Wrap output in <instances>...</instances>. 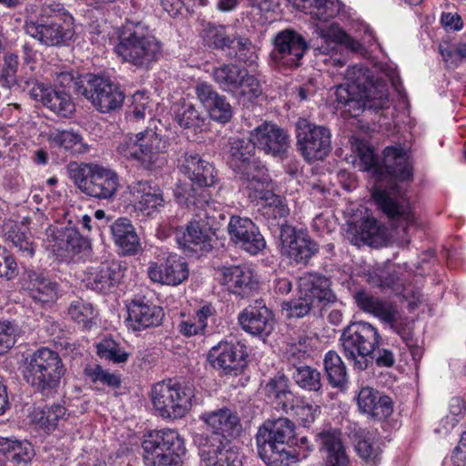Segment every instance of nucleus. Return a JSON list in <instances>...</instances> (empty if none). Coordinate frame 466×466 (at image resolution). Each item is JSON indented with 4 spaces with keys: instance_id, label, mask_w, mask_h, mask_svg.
I'll return each mask as SVG.
<instances>
[{
    "instance_id": "nucleus-16",
    "label": "nucleus",
    "mask_w": 466,
    "mask_h": 466,
    "mask_svg": "<svg viewBox=\"0 0 466 466\" xmlns=\"http://www.w3.org/2000/svg\"><path fill=\"white\" fill-rule=\"evenodd\" d=\"M280 253L296 264L308 265L319 252V245L306 232L294 227L284 228L279 235Z\"/></svg>"
},
{
    "instance_id": "nucleus-26",
    "label": "nucleus",
    "mask_w": 466,
    "mask_h": 466,
    "mask_svg": "<svg viewBox=\"0 0 466 466\" xmlns=\"http://www.w3.org/2000/svg\"><path fill=\"white\" fill-rule=\"evenodd\" d=\"M315 441L326 466H350L339 430H323L315 435Z\"/></svg>"
},
{
    "instance_id": "nucleus-60",
    "label": "nucleus",
    "mask_w": 466,
    "mask_h": 466,
    "mask_svg": "<svg viewBox=\"0 0 466 466\" xmlns=\"http://www.w3.org/2000/svg\"><path fill=\"white\" fill-rule=\"evenodd\" d=\"M84 374L93 383H101L112 389H118L121 385V379L118 374L109 372L98 364L86 367Z\"/></svg>"
},
{
    "instance_id": "nucleus-43",
    "label": "nucleus",
    "mask_w": 466,
    "mask_h": 466,
    "mask_svg": "<svg viewBox=\"0 0 466 466\" xmlns=\"http://www.w3.org/2000/svg\"><path fill=\"white\" fill-rule=\"evenodd\" d=\"M5 240L12 244L22 256L32 258L35 254L33 238L28 228L15 221H7L3 225Z\"/></svg>"
},
{
    "instance_id": "nucleus-11",
    "label": "nucleus",
    "mask_w": 466,
    "mask_h": 466,
    "mask_svg": "<svg viewBox=\"0 0 466 466\" xmlns=\"http://www.w3.org/2000/svg\"><path fill=\"white\" fill-rule=\"evenodd\" d=\"M193 390L177 379L164 380L151 389L155 411L165 420L184 418L192 407Z\"/></svg>"
},
{
    "instance_id": "nucleus-54",
    "label": "nucleus",
    "mask_w": 466,
    "mask_h": 466,
    "mask_svg": "<svg viewBox=\"0 0 466 466\" xmlns=\"http://www.w3.org/2000/svg\"><path fill=\"white\" fill-rule=\"evenodd\" d=\"M323 364L327 379L332 387L339 388L347 383V368L336 351L329 350L325 354Z\"/></svg>"
},
{
    "instance_id": "nucleus-2",
    "label": "nucleus",
    "mask_w": 466,
    "mask_h": 466,
    "mask_svg": "<svg viewBox=\"0 0 466 466\" xmlns=\"http://www.w3.org/2000/svg\"><path fill=\"white\" fill-rule=\"evenodd\" d=\"M347 83L336 87V108L347 117H358L365 110L379 113L389 108L387 84L370 76L362 66H349L345 73Z\"/></svg>"
},
{
    "instance_id": "nucleus-10",
    "label": "nucleus",
    "mask_w": 466,
    "mask_h": 466,
    "mask_svg": "<svg viewBox=\"0 0 466 466\" xmlns=\"http://www.w3.org/2000/svg\"><path fill=\"white\" fill-rule=\"evenodd\" d=\"M67 169L77 188L89 197L110 200L120 187L119 176L112 169L76 162L70 163Z\"/></svg>"
},
{
    "instance_id": "nucleus-56",
    "label": "nucleus",
    "mask_w": 466,
    "mask_h": 466,
    "mask_svg": "<svg viewBox=\"0 0 466 466\" xmlns=\"http://www.w3.org/2000/svg\"><path fill=\"white\" fill-rule=\"evenodd\" d=\"M67 311L70 318L82 325L84 329H89L95 324L96 312L89 302L83 299L74 300L71 302Z\"/></svg>"
},
{
    "instance_id": "nucleus-8",
    "label": "nucleus",
    "mask_w": 466,
    "mask_h": 466,
    "mask_svg": "<svg viewBox=\"0 0 466 466\" xmlns=\"http://www.w3.org/2000/svg\"><path fill=\"white\" fill-rule=\"evenodd\" d=\"M381 337L377 328L369 322L357 321L348 325L339 339L343 356L355 370L362 371L370 366V357Z\"/></svg>"
},
{
    "instance_id": "nucleus-39",
    "label": "nucleus",
    "mask_w": 466,
    "mask_h": 466,
    "mask_svg": "<svg viewBox=\"0 0 466 466\" xmlns=\"http://www.w3.org/2000/svg\"><path fill=\"white\" fill-rule=\"evenodd\" d=\"M265 202L263 216L268 221V227L271 231H279V235L284 228L291 227L287 224V218L289 215V208L280 196L276 195L271 190L263 193L258 198V200Z\"/></svg>"
},
{
    "instance_id": "nucleus-61",
    "label": "nucleus",
    "mask_w": 466,
    "mask_h": 466,
    "mask_svg": "<svg viewBox=\"0 0 466 466\" xmlns=\"http://www.w3.org/2000/svg\"><path fill=\"white\" fill-rule=\"evenodd\" d=\"M177 448H171L170 451L162 453L160 455H155L154 459H151L145 463L146 466H181L182 456L186 452L184 441L181 440L176 444Z\"/></svg>"
},
{
    "instance_id": "nucleus-5",
    "label": "nucleus",
    "mask_w": 466,
    "mask_h": 466,
    "mask_svg": "<svg viewBox=\"0 0 466 466\" xmlns=\"http://www.w3.org/2000/svg\"><path fill=\"white\" fill-rule=\"evenodd\" d=\"M259 457L268 466H288L295 458V425L288 418L267 420L256 434Z\"/></svg>"
},
{
    "instance_id": "nucleus-31",
    "label": "nucleus",
    "mask_w": 466,
    "mask_h": 466,
    "mask_svg": "<svg viewBox=\"0 0 466 466\" xmlns=\"http://www.w3.org/2000/svg\"><path fill=\"white\" fill-rule=\"evenodd\" d=\"M199 454L206 466H241L230 441H218V437L200 441Z\"/></svg>"
},
{
    "instance_id": "nucleus-41",
    "label": "nucleus",
    "mask_w": 466,
    "mask_h": 466,
    "mask_svg": "<svg viewBox=\"0 0 466 466\" xmlns=\"http://www.w3.org/2000/svg\"><path fill=\"white\" fill-rule=\"evenodd\" d=\"M110 231L115 244L124 255H134L141 248L139 238L131 221L119 218L110 225Z\"/></svg>"
},
{
    "instance_id": "nucleus-23",
    "label": "nucleus",
    "mask_w": 466,
    "mask_h": 466,
    "mask_svg": "<svg viewBox=\"0 0 466 466\" xmlns=\"http://www.w3.org/2000/svg\"><path fill=\"white\" fill-rule=\"evenodd\" d=\"M31 96L40 101L44 106L61 117H70L76 111V105L70 94L65 90L56 89L44 83L32 80Z\"/></svg>"
},
{
    "instance_id": "nucleus-49",
    "label": "nucleus",
    "mask_w": 466,
    "mask_h": 466,
    "mask_svg": "<svg viewBox=\"0 0 466 466\" xmlns=\"http://www.w3.org/2000/svg\"><path fill=\"white\" fill-rule=\"evenodd\" d=\"M245 70L232 63L222 64L213 68L212 78L221 90L232 95L238 91Z\"/></svg>"
},
{
    "instance_id": "nucleus-45",
    "label": "nucleus",
    "mask_w": 466,
    "mask_h": 466,
    "mask_svg": "<svg viewBox=\"0 0 466 466\" xmlns=\"http://www.w3.org/2000/svg\"><path fill=\"white\" fill-rule=\"evenodd\" d=\"M200 36L204 44L209 48L228 54L229 49L234 48L238 35L229 33L225 25L208 23L202 29Z\"/></svg>"
},
{
    "instance_id": "nucleus-4",
    "label": "nucleus",
    "mask_w": 466,
    "mask_h": 466,
    "mask_svg": "<svg viewBox=\"0 0 466 466\" xmlns=\"http://www.w3.org/2000/svg\"><path fill=\"white\" fill-rule=\"evenodd\" d=\"M66 373V368L59 353L47 347L37 349L24 360V380L35 392L43 396L56 394Z\"/></svg>"
},
{
    "instance_id": "nucleus-46",
    "label": "nucleus",
    "mask_w": 466,
    "mask_h": 466,
    "mask_svg": "<svg viewBox=\"0 0 466 466\" xmlns=\"http://www.w3.org/2000/svg\"><path fill=\"white\" fill-rule=\"evenodd\" d=\"M380 228L373 218H364L349 225L350 242L355 246L374 245L380 238Z\"/></svg>"
},
{
    "instance_id": "nucleus-48",
    "label": "nucleus",
    "mask_w": 466,
    "mask_h": 466,
    "mask_svg": "<svg viewBox=\"0 0 466 466\" xmlns=\"http://www.w3.org/2000/svg\"><path fill=\"white\" fill-rule=\"evenodd\" d=\"M256 147V143L251 136L249 138H229L228 164L233 171L241 168V166L254 157Z\"/></svg>"
},
{
    "instance_id": "nucleus-6",
    "label": "nucleus",
    "mask_w": 466,
    "mask_h": 466,
    "mask_svg": "<svg viewBox=\"0 0 466 466\" xmlns=\"http://www.w3.org/2000/svg\"><path fill=\"white\" fill-rule=\"evenodd\" d=\"M170 147V139L157 127H147L136 135L128 134L117 146V152L128 160L137 161L145 169L161 167L166 163L165 154Z\"/></svg>"
},
{
    "instance_id": "nucleus-40",
    "label": "nucleus",
    "mask_w": 466,
    "mask_h": 466,
    "mask_svg": "<svg viewBox=\"0 0 466 466\" xmlns=\"http://www.w3.org/2000/svg\"><path fill=\"white\" fill-rule=\"evenodd\" d=\"M34 456V447L28 441L0 437V457L12 466H26Z\"/></svg>"
},
{
    "instance_id": "nucleus-37",
    "label": "nucleus",
    "mask_w": 466,
    "mask_h": 466,
    "mask_svg": "<svg viewBox=\"0 0 466 466\" xmlns=\"http://www.w3.org/2000/svg\"><path fill=\"white\" fill-rule=\"evenodd\" d=\"M183 440L174 430L150 431L144 435L141 444L144 462L177 448L176 444Z\"/></svg>"
},
{
    "instance_id": "nucleus-28",
    "label": "nucleus",
    "mask_w": 466,
    "mask_h": 466,
    "mask_svg": "<svg viewBox=\"0 0 466 466\" xmlns=\"http://www.w3.org/2000/svg\"><path fill=\"white\" fill-rule=\"evenodd\" d=\"M123 276L119 262L104 261L99 265L88 267L85 271L83 281L86 288L106 293L119 283Z\"/></svg>"
},
{
    "instance_id": "nucleus-1",
    "label": "nucleus",
    "mask_w": 466,
    "mask_h": 466,
    "mask_svg": "<svg viewBox=\"0 0 466 466\" xmlns=\"http://www.w3.org/2000/svg\"><path fill=\"white\" fill-rule=\"evenodd\" d=\"M359 157L363 168L371 171L377 180L371 197L379 210L391 227L407 234L410 228L416 226L417 219L406 189L398 182L412 179L410 157L402 148L388 147L380 163L373 148L364 145L359 148Z\"/></svg>"
},
{
    "instance_id": "nucleus-62",
    "label": "nucleus",
    "mask_w": 466,
    "mask_h": 466,
    "mask_svg": "<svg viewBox=\"0 0 466 466\" xmlns=\"http://www.w3.org/2000/svg\"><path fill=\"white\" fill-rule=\"evenodd\" d=\"M4 64L0 73V86L11 88L17 82V69L19 66L18 56L8 52L4 56Z\"/></svg>"
},
{
    "instance_id": "nucleus-36",
    "label": "nucleus",
    "mask_w": 466,
    "mask_h": 466,
    "mask_svg": "<svg viewBox=\"0 0 466 466\" xmlns=\"http://www.w3.org/2000/svg\"><path fill=\"white\" fill-rule=\"evenodd\" d=\"M358 455L366 462L377 463L381 459V442L377 431L354 426L349 433Z\"/></svg>"
},
{
    "instance_id": "nucleus-59",
    "label": "nucleus",
    "mask_w": 466,
    "mask_h": 466,
    "mask_svg": "<svg viewBox=\"0 0 466 466\" xmlns=\"http://www.w3.org/2000/svg\"><path fill=\"white\" fill-rule=\"evenodd\" d=\"M227 55L231 58H237L247 66H255L258 59L255 46L248 38L240 35L237 36L234 48L229 49Z\"/></svg>"
},
{
    "instance_id": "nucleus-19",
    "label": "nucleus",
    "mask_w": 466,
    "mask_h": 466,
    "mask_svg": "<svg viewBox=\"0 0 466 466\" xmlns=\"http://www.w3.org/2000/svg\"><path fill=\"white\" fill-rule=\"evenodd\" d=\"M229 239L250 255H257L266 248V240L258 226L248 218L232 216L228 225Z\"/></svg>"
},
{
    "instance_id": "nucleus-30",
    "label": "nucleus",
    "mask_w": 466,
    "mask_h": 466,
    "mask_svg": "<svg viewBox=\"0 0 466 466\" xmlns=\"http://www.w3.org/2000/svg\"><path fill=\"white\" fill-rule=\"evenodd\" d=\"M196 94L212 120L220 124H227L231 120L232 106L225 96L218 94L214 89L211 84L198 83L196 86Z\"/></svg>"
},
{
    "instance_id": "nucleus-7",
    "label": "nucleus",
    "mask_w": 466,
    "mask_h": 466,
    "mask_svg": "<svg viewBox=\"0 0 466 466\" xmlns=\"http://www.w3.org/2000/svg\"><path fill=\"white\" fill-rule=\"evenodd\" d=\"M353 299L360 310L379 319L382 324L398 334L407 347H416L413 321L402 314L394 301L375 296L365 289L356 291Z\"/></svg>"
},
{
    "instance_id": "nucleus-25",
    "label": "nucleus",
    "mask_w": 466,
    "mask_h": 466,
    "mask_svg": "<svg viewBox=\"0 0 466 466\" xmlns=\"http://www.w3.org/2000/svg\"><path fill=\"white\" fill-rule=\"evenodd\" d=\"M188 266L177 254L169 255L160 263L151 262L147 268L149 279L157 283L177 286L188 278Z\"/></svg>"
},
{
    "instance_id": "nucleus-35",
    "label": "nucleus",
    "mask_w": 466,
    "mask_h": 466,
    "mask_svg": "<svg viewBox=\"0 0 466 466\" xmlns=\"http://www.w3.org/2000/svg\"><path fill=\"white\" fill-rule=\"evenodd\" d=\"M129 188L130 193L138 198L135 205L136 210H138L144 216H155L165 205L161 189L157 187H153L148 181L133 182Z\"/></svg>"
},
{
    "instance_id": "nucleus-58",
    "label": "nucleus",
    "mask_w": 466,
    "mask_h": 466,
    "mask_svg": "<svg viewBox=\"0 0 466 466\" xmlns=\"http://www.w3.org/2000/svg\"><path fill=\"white\" fill-rule=\"evenodd\" d=\"M241 78L238 91L232 94L234 96L245 103L246 101L253 102L262 95L261 83L255 76L245 70Z\"/></svg>"
},
{
    "instance_id": "nucleus-64",
    "label": "nucleus",
    "mask_w": 466,
    "mask_h": 466,
    "mask_svg": "<svg viewBox=\"0 0 466 466\" xmlns=\"http://www.w3.org/2000/svg\"><path fill=\"white\" fill-rule=\"evenodd\" d=\"M317 304L304 294L298 299L284 301L282 309L288 312L289 317L303 318L308 315Z\"/></svg>"
},
{
    "instance_id": "nucleus-15",
    "label": "nucleus",
    "mask_w": 466,
    "mask_h": 466,
    "mask_svg": "<svg viewBox=\"0 0 466 466\" xmlns=\"http://www.w3.org/2000/svg\"><path fill=\"white\" fill-rule=\"evenodd\" d=\"M273 43L274 49L270 53V62L279 70L299 66L308 48L305 38L292 29L279 32Z\"/></svg>"
},
{
    "instance_id": "nucleus-17",
    "label": "nucleus",
    "mask_w": 466,
    "mask_h": 466,
    "mask_svg": "<svg viewBox=\"0 0 466 466\" xmlns=\"http://www.w3.org/2000/svg\"><path fill=\"white\" fill-rule=\"evenodd\" d=\"M127 326L134 331L157 327L165 316L163 309L154 303L152 295H135L127 304Z\"/></svg>"
},
{
    "instance_id": "nucleus-27",
    "label": "nucleus",
    "mask_w": 466,
    "mask_h": 466,
    "mask_svg": "<svg viewBox=\"0 0 466 466\" xmlns=\"http://www.w3.org/2000/svg\"><path fill=\"white\" fill-rule=\"evenodd\" d=\"M234 173L251 201L258 200L263 193L269 191L266 188L269 181L268 169L260 160L253 157L241 166V168L235 169Z\"/></svg>"
},
{
    "instance_id": "nucleus-44",
    "label": "nucleus",
    "mask_w": 466,
    "mask_h": 466,
    "mask_svg": "<svg viewBox=\"0 0 466 466\" xmlns=\"http://www.w3.org/2000/svg\"><path fill=\"white\" fill-rule=\"evenodd\" d=\"M291 2L297 9L321 22L329 21L340 11L339 0H291Z\"/></svg>"
},
{
    "instance_id": "nucleus-33",
    "label": "nucleus",
    "mask_w": 466,
    "mask_h": 466,
    "mask_svg": "<svg viewBox=\"0 0 466 466\" xmlns=\"http://www.w3.org/2000/svg\"><path fill=\"white\" fill-rule=\"evenodd\" d=\"M222 276L228 290L242 298L251 295L258 288L253 269L247 265L224 267Z\"/></svg>"
},
{
    "instance_id": "nucleus-57",
    "label": "nucleus",
    "mask_w": 466,
    "mask_h": 466,
    "mask_svg": "<svg viewBox=\"0 0 466 466\" xmlns=\"http://www.w3.org/2000/svg\"><path fill=\"white\" fill-rule=\"evenodd\" d=\"M96 353L100 359L115 364L125 363L129 357L120 344L111 338H105L97 343Z\"/></svg>"
},
{
    "instance_id": "nucleus-42",
    "label": "nucleus",
    "mask_w": 466,
    "mask_h": 466,
    "mask_svg": "<svg viewBox=\"0 0 466 466\" xmlns=\"http://www.w3.org/2000/svg\"><path fill=\"white\" fill-rule=\"evenodd\" d=\"M300 287L311 300L323 306L335 303L336 295L330 289V280L323 275L309 273L301 279Z\"/></svg>"
},
{
    "instance_id": "nucleus-22",
    "label": "nucleus",
    "mask_w": 466,
    "mask_h": 466,
    "mask_svg": "<svg viewBox=\"0 0 466 466\" xmlns=\"http://www.w3.org/2000/svg\"><path fill=\"white\" fill-rule=\"evenodd\" d=\"M238 319L245 331L259 338L268 337L275 326L273 312L262 299H257L246 307L239 313Z\"/></svg>"
},
{
    "instance_id": "nucleus-38",
    "label": "nucleus",
    "mask_w": 466,
    "mask_h": 466,
    "mask_svg": "<svg viewBox=\"0 0 466 466\" xmlns=\"http://www.w3.org/2000/svg\"><path fill=\"white\" fill-rule=\"evenodd\" d=\"M26 289L33 300L44 305L55 303L61 295L57 282L35 271H28Z\"/></svg>"
},
{
    "instance_id": "nucleus-52",
    "label": "nucleus",
    "mask_w": 466,
    "mask_h": 466,
    "mask_svg": "<svg viewBox=\"0 0 466 466\" xmlns=\"http://www.w3.org/2000/svg\"><path fill=\"white\" fill-rule=\"evenodd\" d=\"M66 409L61 404L36 408L32 412V421L46 432L55 431L61 420H66Z\"/></svg>"
},
{
    "instance_id": "nucleus-9",
    "label": "nucleus",
    "mask_w": 466,
    "mask_h": 466,
    "mask_svg": "<svg viewBox=\"0 0 466 466\" xmlns=\"http://www.w3.org/2000/svg\"><path fill=\"white\" fill-rule=\"evenodd\" d=\"M222 213L216 215L211 205L196 215L184 229L177 232L176 239L187 255L196 254L201 256L210 252L216 243V230L219 225L218 219H224Z\"/></svg>"
},
{
    "instance_id": "nucleus-18",
    "label": "nucleus",
    "mask_w": 466,
    "mask_h": 466,
    "mask_svg": "<svg viewBox=\"0 0 466 466\" xmlns=\"http://www.w3.org/2000/svg\"><path fill=\"white\" fill-rule=\"evenodd\" d=\"M46 236L53 252L65 259L80 253L88 245L86 238L72 225L71 220L67 226H50L46 229Z\"/></svg>"
},
{
    "instance_id": "nucleus-29",
    "label": "nucleus",
    "mask_w": 466,
    "mask_h": 466,
    "mask_svg": "<svg viewBox=\"0 0 466 466\" xmlns=\"http://www.w3.org/2000/svg\"><path fill=\"white\" fill-rule=\"evenodd\" d=\"M179 168L191 182L199 187H212L218 180L214 165L193 151L185 152Z\"/></svg>"
},
{
    "instance_id": "nucleus-50",
    "label": "nucleus",
    "mask_w": 466,
    "mask_h": 466,
    "mask_svg": "<svg viewBox=\"0 0 466 466\" xmlns=\"http://www.w3.org/2000/svg\"><path fill=\"white\" fill-rule=\"evenodd\" d=\"M264 391L267 397L272 399L282 411L287 410L288 405L295 398L289 390V379L283 374L271 378L266 383Z\"/></svg>"
},
{
    "instance_id": "nucleus-32",
    "label": "nucleus",
    "mask_w": 466,
    "mask_h": 466,
    "mask_svg": "<svg viewBox=\"0 0 466 466\" xmlns=\"http://www.w3.org/2000/svg\"><path fill=\"white\" fill-rule=\"evenodd\" d=\"M359 410L377 420L389 418L393 412L391 398L371 387H363L357 396Z\"/></svg>"
},
{
    "instance_id": "nucleus-34",
    "label": "nucleus",
    "mask_w": 466,
    "mask_h": 466,
    "mask_svg": "<svg viewBox=\"0 0 466 466\" xmlns=\"http://www.w3.org/2000/svg\"><path fill=\"white\" fill-rule=\"evenodd\" d=\"M305 356L306 351L298 350L297 347L290 349L289 361L293 366L292 379L301 390L321 395L323 385L320 371L311 366L296 362L297 359L299 360Z\"/></svg>"
},
{
    "instance_id": "nucleus-24",
    "label": "nucleus",
    "mask_w": 466,
    "mask_h": 466,
    "mask_svg": "<svg viewBox=\"0 0 466 466\" xmlns=\"http://www.w3.org/2000/svg\"><path fill=\"white\" fill-rule=\"evenodd\" d=\"M256 146L266 154L284 158L289 149V136L275 124L264 123L252 132Z\"/></svg>"
},
{
    "instance_id": "nucleus-3",
    "label": "nucleus",
    "mask_w": 466,
    "mask_h": 466,
    "mask_svg": "<svg viewBox=\"0 0 466 466\" xmlns=\"http://www.w3.org/2000/svg\"><path fill=\"white\" fill-rule=\"evenodd\" d=\"M114 51L122 62L148 70L162 55V44L142 22L127 20L122 25Z\"/></svg>"
},
{
    "instance_id": "nucleus-55",
    "label": "nucleus",
    "mask_w": 466,
    "mask_h": 466,
    "mask_svg": "<svg viewBox=\"0 0 466 466\" xmlns=\"http://www.w3.org/2000/svg\"><path fill=\"white\" fill-rule=\"evenodd\" d=\"M26 10L35 14V20H33V24H47L54 17L63 18L64 15L63 5L53 0H47L44 3L40 0H35L28 4Z\"/></svg>"
},
{
    "instance_id": "nucleus-21",
    "label": "nucleus",
    "mask_w": 466,
    "mask_h": 466,
    "mask_svg": "<svg viewBox=\"0 0 466 466\" xmlns=\"http://www.w3.org/2000/svg\"><path fill=\"white\" fill-rule=\"evenodd\" d=\"M25 32L45 46H63L73 36V29L63 18H56L47 24H33V19L25 22Z\"/></svg>"
},
{
    "instance_id": "nucleus-47",
    "label": "nucleus",
    "mask_w": 466,
    "mask_h": 466,
    "mask_svg": "<svg viewBox=\"0 0 466 466\" xmlns=\"http://www.w3.org/2000/svg\"><path fill=\"white\" fill-rule=\"evenodd\" d=\"M47 141L51 147L63 148L73 155L87 151V146L84 143L82 136L72 129L51 130L47 135Z\"/></svg>"
},
{
    "instance_id": "nucleus-14",
    "label": "nucleus",
    "mask_w": 466,
    "mask_h": 466,
    "mask_svg": "<svg viewBox=\"0 0 466 466\" xmlns=\"http://www.w3.org/2000/svg\"><path fill=\"white\" fill-rule=\"evenodd\" d=\"M247 357L244 344L220 341L209 350L207 360L219 375L237 377L247 368Z\"/></svg>"
},
{
    "instance_id": "nucleus-63",
    "label": "nucleus",
    "mask_w": 466,
    "mask_h": 466,
    "mask_svg": "<svg viewBox=\"0 0 466 466\" xmlns=\"http://www.w3.org/2000/svg\"><path fill=\"white\" fill-rule=\"evenodd\" d=\"M177 121L181 127L192 128L194 131L201 129L205 124V117L193 105L185 106L181 113H177Z\"/></svg>"
},
{
    "instance_id": "nucleus-13",
    "label": "nucleus",
    "mask_w": 466,
    "mask_h": 466,
    "mask_svg": "<svg viewBox=\"0 0 466 466\" xmlns=\"http://www.w3.org/2000/svg\"><path fill=\"white\" fill-rule=\"evenodd\" d=\"M296 137L298 150L309 163L323 160L331 150L330 130L305 118L296 123Z\"/></svg>"
},
{
    "instance_id": "nucleus-53",
    "label": "nucleus",
    "mask_w": 466,
    "mask_h": 466,
    "mask_svg": "<svg viewBox=\"0 0 466 466\" xmlns=\"http://www.w3.org/2000/svg\"><path fill=\"white\" fill-rule=\"evenodd\" d=\"M304 427H309L320 414V406L309 402L305 397H295L288 405L287 410Z\"/></svg>"
},
{
    "instance_id": "nucleus-20",
    "label": "nucleus",
    "mask_w": 466,
    "mask_h": 466,
    "mask_svg": "<svg viewBox=\"0 0 466 466\" xmlns=\"http://www.w3.org/2000/svg\"><path fill=\"white\" fill-rule=\"evenodd\" d=\"M200 420L211 431L203 439L218 437V441H229L230 438L239 436L242 431V424L237 412L228 408H221L212 411H207L200 415Z\"/></svg>"
},
{
    "instance_id": "nucleus-12",
    "label": "nucleus",
    "mask_w": 466,
    "mask_h": 466,
    "mask_svg": "<svg viewBox=\"0 0 466 466\" xmlns=\"http://www.w3.org/2000/svg\"><path fill=\"white\" fill-rule=\"evenodd\" d=\"M77 89L100 113L116 111L122 106L125 99L118 84L98 75H85Z\"/></svg>"
},
{
    "instance_id": "nucleus-51",
    "label": "nucleus",
    "mask_w": 466,
    "mask_h": 466,
    "mask_svg": "<svg viewBox=\"0 0 466 466\" xmlns=\"http://www.w3.org/2000/svg\"><path fill=\"white\" fill-rule=\"evenodd\" d=\"M193 183L191 180L178 182L174 188V196L179 205L187 208L197 207L203 210L210 204L205 199L203 187H195Z\"/></svg>"
}]
</instances>
